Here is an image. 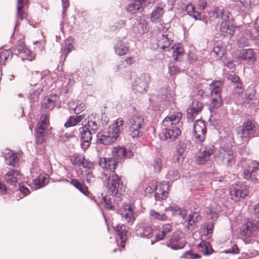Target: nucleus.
<instances>
[{"label":"nucleus","instance_id":"obj_33","mask_svg":"<svg viewBox=\"0 0 259 259\" xmlns=\"http://www.w3.org/2000/svg\"><path fill=\"white\" fill-rule=\"evenodd\" d=\"M251 8V0H239L235 5L237 11L245 13L249 12Z\"/></svg>","mask_w":259,"mask_h":259},{"label":"nucleus","instance_id":"obj_40","mask_svg":"<svg viewBox=\"0 0 259 259\" xmlns=\"http://www.w3.org/2000/svg\"><path fill=\"white\" fill-rule=\"evenodd\" d=\"M228 78L233 83V88L235 89V92L237 94H240L243 92L241 84L239 82V77L238 76L232 73L229 75Z\"/></svg>","mask_w":259,"mask_h":259},{"label":"nucleus","instance_id":"obj_11","mask_svg":"<svg viewBox=\"0 0 259 259\" xmlns=\"http://www.w3.org/2000/svg\"><path fill=\"white\" fill-rule=\"evenodd\" d=\"M14 53L16 55H20L22 60H28L32 61L34 59V56L31 51L26 47L23 39H20L15 46Z\"/></svg>","mask_w":259,"mask_h":259},{"label":"nucleus","instance_id":"obj_53","mask_svg":"<svg viewBox=\"0 0 259 259\" xmlns=\"http://www.w3.org/2000/svg\"><path fill=\"white\" fill-rule=\"evenodd\" d=\"M84 156L80 154H74L71 158V163L73 165H77L81 166L82 164V162L83 160Z\"/></svg>","mask_w":259,"mask_h":259},{"label":"nucleus","instance_id":"obj_7","mask_svg":"<svg viewBox=\"0 0 259 259\" xmlns=\"http://www.w3.org/2000/svg\"><path fill=\"white\" fill-rule=\"evenodd\" d=\"M256 128L254 124L250 120L244 122L239 127L238 134L240 135L243 143H247L249 138L254 137Z\"/></svg>","mask_w":259,"mask_h":259},{"label":"nucleus","instance_id":"obj_12","mask_svg":"<svg viewBox=\"0 0 259 259\" xmlns=\"http://www.w3.org/2000/svg\"><path fill=\"white\" fill-rule=\"evenodd\" d=\"M194 132L195 142L197 143L203 142L205 138L206 128L204 122L201 120L197 119L193 125Z\"/></svg>","mask_w":259,"mask_h":259},{"label":"nucleus","instance_id":"obj_54","mask_svg":"<svg viewBox=\"0 0 259 259\" xmlns=\"http://www.w3.org/2000/svg\"><path fill=\"white\" fill-rule=\"evenodd\" d=\"M72 42L73 40L72 39H67L65 40V47L63 52V53L65 54V56L73 50V45Z\"/></svg>","mask_w":259,"mask_h":259},{"label":"nucleus","instance_id":"obj_30","mask_svg":"<svg viewBox=\"0 0 259 259\" xmlns=\"http://www.w3.org/2000/svg\"><path fill=\"white\" fill-rule=\"evenodd\" d=\"M58 99L59 97L56 94H51L44 98L42 106L43 108L51 110L56 105Z\"/></svg>","mask_w":259,"mask_h":259},{"label":"nucleus","instance_id":"obj_22","mask_svg":"<svg viewBox=\"0 0 259 259\" xmlns=\"http://www.w3.org/2000/svg\"><path fill=\"white\" fill-rule=\"evenodd\" d=\"M240 60L245 61L249 64H252L256 61V56L252 49H244L240 50L238 54Z\"/></svg>","mask_w":259,"mask_h":259},{"label":"nucleus","instance_id":"obj_19","mask_svg":"<svg viewBox=\"0 0 259 259\" xmlns=\"http://www.w3.org/2000/svg\"><path fill=\"white\" fill-rule=\"evenodd\" d=\"M222 144L224 145V147H226L227 149H229L231 148L234 143L233 134L229 127H225L223 133L221 136Z\"/></svg>","mask_w":259,"mask_h":259},{"label":"nucleus","instance_id":"obj_27","mask_svg":"<svg viewBox=\"0 0 259 259\" xmlns=\"http://www.w3.org/2000/svg\"><path fill=\"white\" fill-rule=\"evenodd\" d=\"M210 16L215 19H221L223 20H227L230 17L228 12L225 11L222 6H216L210 13Z\"/></svg>","mask_w":259,"mask_h":259},{"label":"nucleus","instance_id":"obj_58","mask_svg":"<svg viewBox=\"0 0 259 259\" xmlns=\"http://www.w3.org/2000/svg\"><path fill=\"white\" fill-rule=\"evenodd\" d=\"M224 52L223 48L219 44L214 46L213 52L218 57L221 58L224 55Z\"/></svg>","mask_w":259,"mask_h":259},{"label":"nucleus","instance_id":"obj_47","mask_svg":"<svg viewBox=\"0 0 259 259\" xmlns=\"http://www.w3.org/2000/svg\"><path fill=\"white\" fill-rule=\"evenodd\" d=\"M198 249L202 252L204 255H209L213 252L211 244H199Z\"/></svg>","mask_w":259,"mask_h":259},{"label":"nucleus","instance_id":"obj_37","mask_svg":"<svg viewBox=\"0 0 259 259\" xmlns=\"http://www.w3.org/2000/svg\"><path fill=\"white\" fill-rule=\"evenodd\" d=\"M146 0H133L126 7V10L132 13L135 14L140 10Z\"/></svg>","mask_w":259,"mask_h":259},{"label":"nucleus","instance_id":"obj_61","mask_svg":"<svg viewBox=\"0 0 259 259\" xmlns=\"http://www.w3.org/2000/svg\"><path fill=\"white\" fill-rule=\"evenodd\" d=\"M84 179L90 185H93L95 182V177L90 172H86L85 177L84 178Z\"/></svg>","mask_w":259,"mask_h":259},{"label":"nucleus","instance_id":"obj_28","mask_svg":"<svg viewBox=\"0 0 259 259\" xmlns=\"http://www.w3.org/2000/svg\"><path fill=\"white\" fill-rule=\"evenodd\" d=\"M113 155L120 158L131 157L133 155V152L129 149H126L123 147H116L112 150Z\"/></svg>","mask_w":259,"mask_h":259},{"label":"nucleus","instance_id":"obj_59","mask_svg":"<svg viewBox=\"0 0 259 259\" xmlns=\"http://www.w3.org/2000/svg\"><path fill=\"white\" fill-rule=\"evenodd\" d=\"M85 105L84 103L76 104L75 107H71L76 114H79L85 109Z\"/></svg>","mask_w":259,"mask_h":259},{"label":"nucleus","instance_id":"obj_32","mask_svg":"<svg viewBox=\"0 0 259 259\" xmlns=\"http://www.w3.org/2000/svg\"><path fill=\"white\" fill-rule=\"evenodd\" d=\"M157 47L163 50L168 48L172 41L170 38H168L167 35H164L161 32H159L157 37Z\"/></svg>","mask_w":259,"mask_h":259},{"label":"nucleus","instance_id":"obj_8","mask_svg":"<svg viewBox=\"0 0 259 259\" xmlns=\"http://www.w3.org/2000/svg\"><path fill=\"white\" fill-rule=\"evenodd\" d=\"M258 229L259 221L258 220H254L243 224L240 228V236L242 237H244L242 238L243 241L247 243L245 239L253 235Z\"/></svg>","mask_w":259,"mask_h":259},{"label":"nucleus","instance_id":"obj_50","mask_svg":"<svg viewBox=\"0 0 259 259\" xmlns=\"http://www.w3.org/2000/svg\"><path fill=\"white\" fill-rule=\"evenodd\" d=\"M201 219V217L198 212H193L189 215L188 224L189 226H193L195 222L199 221Z\"/></svg>","mask_w":259,"mask_h":259},{"label":"nucleus","instance_id":"obj_20","mask_svg":"<svg viewBox=\"0 0 259 259\" xmlns=\"http://www.w3.org/2000/svg\"><path fill=\"white\" fill-rule=\"evenodd\" d=\"M235 27L230 21V17L227 20H223L220 27V33L226 37L231 36L234 33Z\"/></svg>","mask_w":259,"mask_h":259},{"label":"nucleus","instance_id":"obj_34","mask_svg":"<svg viewBox=\"0 0 259 259\" xmlns=\"http://www.w3.org/2000/svg\"><path fill=\"white\" fill-rule=\"evenodd\" d=\"M87 125L91 130L96 132L99 126V116L95 113L90 114L86 119Z\"/></svg>","mask_w":259,"mask_h":259},{"label":"nucleus","instance_id":"obj_2","mask_svg":"<svg viewBox=\"0 0 259 259\" xmlns=\"http://www.w3.org/2000/svg\"><path fill=\"white\" fill-rule=\"evenodd\" d=\"M123 120L121 118L115 120L106 131L97 134V141L104 145H110L114 143L123 130Z\"/></svg>","mask_w":259,"mask_h":259},{"label":"nucleus","instance_id":"obj_5","mask_svg":"<svg viewBox=\"0 0 259 259\" xmlns=\"http://www.w3.org/2000/svg\"><path fill=\"white\" fill-rule=\"evenodd\" d=\"M150 76L148 73H143L137 76L132 83V90L136 94H144L147 91Z\"/></svg>","mask_w":259,"mask_h":259},{"label":"nucleus","instance_id":"obj_57","mask_svg":"<svg viewBox=\"0 0 259 259\" xmlns=\"http://www.w3.org/2000/svg\"><path fill=\"white\" fill-rule=\"evenodd\" d=\"M183 256L187 259H197L200 257V255L199 254L192 251H188L186 252Z\"/></svg>","mask_w":259,"mask_h":259},{"label":"nucleus","instance_id":"obj_1","mask_svg":"<svg viewBox=\"0 0 259 259\" xmlns=\"http://www.w3.org/2000/svg\"><path fill=\"white\" fill-rule=\"evenodd\" d=\"M118 163L115 158L103 157L99 161V165L103 169L102 179L104 186L107 188L109 194L119 201L125 191V186L114 171Z\"/></svg>","mask_w":259,"mask_h":259},{"label":"nucleus","instance_id":"obj_4","mask_svg":"<svg viewBox=\"0 0 259 259\" xmlns=\"http://www.w3.org/2000/svg\"><path fill=\"white\" fill-rule=\"evenodd\" d=\"M144 118L140 115H133L128 121L130 135L133 139L137 138L142 135L140 131L144 126Z\"/></svg>","mask_w":259,"mask_h":259},{"label":"nucleus","instance_id":"obj_45","mask_svg":"<svg viewBox=\"0 0 259 259\" xmlns=\"http://www.w3.org/2000/svg\"><path fill=\"white\" fill-rule=\"evenodd\" d=\"M70 184L77 189L80 192L84 195L88 196L89 192L87 186L84 184L80 183L77 179H72L70 181Z\"/></svg>","mask_w":259,"mask_h":259},{"label":"nucleus","instance_id":"obj_26","mask_svg":"<svg viewBox=\"0 0 259 259\" xmlns=\"http://www.w3.org/2000/svg\"><path fill=\"white\" fill-rule=\"evenodd\" d=\"M213 229V224L212 222L206 223L203 228V234L201 236L200 243H209L211 241Z\"/></svg>","mask_w":259,"mask_h":259},{"label":"nucleus","instance_id":"obj_3","mask_svg":"<svg viewBox=\"0 0 259 259\" xmlns=\"http://www.w3.org/2000/svg\"><path fill=\"white\" fill-rule=\"evenodd\" d=\"M223 84V82L222 80H214L209 85L211 101L209 109L210 112L213 111L222 105L221 94Z\"/></svg>","mask_w":259,"mask_h":259},{"label":"nucleus","instance_id":"obj_55","mask_svg":"<svg viewBox=\"0 0 259 259\" xmlns=\"http://www.w3.org/2000/svg\"><path fill=\"white\" fill-rule=\"evenodd\" d=\"M161 93L162 94V100L167 102H170L172 101V99L171 95L166 89H162Z\"/></svg>","mask_w":259,"mask_h":259},{"label":"nucleus","instance_id":"obj_52","mask_svg":"<svg viewBox=\"0 0 259 259\" xmlns=\"http://www.w3.org/2000/svg\"><path fill=\"white\" fill-rule=\"evenodd\" d=\"M46 181V178L42 175H39L37 178L33 181V184L37 188L43 187Z\"/></svg>","mask_w":259,"mask_h":259},{"label":"nucleus","instance_id":"obj_60","mask_svg":"<svg viewBox=\"0 0 259 259\" xmlns=\"http://www.w3.org/2000/svg\"><path fill=\"white\" fill-rule=\"evenodd\" d=\"M183 237V233L177 231L172 234V236L171 238V242L170 243H175L181 240V239Z\"/></svg>","mask_w":259,"mask_h":259},{"label":"nucleus","instance_id":"obj_44","mask_svg":"<svg viewBox=\"0 0 259 259\" xmlns=\"http://www.w3.org/2000/svg\"><path fill=\"white\" fill-rule=\"evenodd\" d=\"M34 77L40 78L41 83H44V85L46 87H49L50 85L49 84L51 83V77L48 71H45L43 73L37 72L34 75Z\"/></svg>","mask_w":259,"mask_h":259},{"label":"nucleus","instance_id":"obj_64","mask_svg":"<svg viewBox=\"0 0 259 259\" xmlns=\"http://www.w3.org/2000/svg\"><path fill=\"white\" fill-rule=\"evenodd\" d=\"M171 49L173 50L172 52V57L175 58V59H177V57L181 55L183 53V51L182 49L180 48L176 47L174 48L172 47L171 48Z\"/></svg>","mask_w":259,"mask_h":259},{"label":"nucleus","instance_id":"obj_25","mask_svg":"<svg viewBox=\"0 0 259 259\" xmlns=\"http://www.w3.org/2000/svg\"><path fill=\"white\" fill-rule=\"evenodd\" d=\"M182 114L180 112L170 114L166 117L162 121V125L164 127H171L172 125L179 124L182 119Z\"/></svg>","mask_w":259,"mask_h":259},{"label":"nucleus","instance_id":"obj_18","mask_svg":"<svg viewBox=\"0 0 259 259\" xmlns=\"http://www.w3.org/2000/svg\"><path fill=\"white\" fill-rule=\"evenodd\" d=\"M80 138L82 140L81 144V147L83 149H87L90 145L92 139V133L89 128L85 125L80 127L79 130Z\"/></svg>","mask_w":259,"mask_h":259},{"label":"nucleus","instance_id":"obj_49","mask_svg":"<svg viewBox=\"0 0 259 259\" xmlns=\"http://www.w3.org/2000/svg\"><path fill=\"white\" fill-rule=\"evenodd\" d=\"M163 162L162 159L160 157H156L153 160V166L154 168V170L156 173H159L163 167Z\"/></svg>","mask_w":259,"mask_h":259},{"label":"nucleus","instance_id":"obj_24","mask_svg":"<svg viewBox=\"0 0 259 259\" xmlns=\"http://www.w3.org/2000/svg\"><path fill=\"white\" fill-rule=\"evenodd\" d=\"M172 228V226L169 223L162 225L161 228L155 233V240L152 241V243L161 241L167 237L168 234L171 231Z\"/></svg>","mask_w":259,"mask_h":259},{"label":"nucleus","instance_id":"obj_62","mask_svg":"<svg viewBox=\"0 0 259 259\" xmlns=\"http://www.w3.org/2000/svg\"><path fill=\"white\" fill-rule=\"evenodd\" d=\"M82 164H81V166H83L84 168H87L88 169L94 168V163L88 159H85L84 157L83 160H82Z\"/></svg>","mask_w":259,"mask_h":259},{"label":"nucleus","instance_id":"obj_63","mask_svg":"<svg viewBox=\"0 0 259 259\" xmlns=\"http://www.w3.org/2000/svg\"><path fill=\"white\" fill-rule=\"evenodd\" d=\"M105 206L108 209H112L113 206L112 205L111 198L109 196H106L103 198Z\"/></svg>","mask_w":259,"mask_h":259},{"label":"nucleus","instance_id":"obj_43","mask_svg":"<svg viewBox=\"0 0 259 259\" xmlns=\"http://www.w3.org/2000/svg\"><path fill=\"white\" fill-rule=\"evenodd\" d=\"M163 9L161 7H157L151 14V21L152 23H158L160 22L161 18L163 14Z\"/></svg>","mask_w":259,"mask_h":259},{"label":"nucleus","instance_id":"obj_36","mask_svg":"<svg viewBox=\"0 0 259 259\" xmlns=\"http://www.w3.org/2000/svg\"><path fill=\"white\" fill-rule=\"evenodd\" d=\"M221 156L222 157L224 163L231 166L235 163V156L232 150H226L221 152Z\"/></svg>","mask_w":259,"mask_h":259},{"label":"nucleus","instance_id":"obj_51","mask_svg":"<svg viewBox=\"0 0 259 259\" xmlns=\"http://www.w3.org/2000/svg\"><path fill=\"white\" fill-rule=\"evenodd\" d=\"M180 175L177 170L175 169H170L166 175V179L173 182L179 179Z\"/></svg>","mask_w":259,"mask_h":259},{"label":"nucleus","instance_id":"obj_21","mask_svg":"<svg viewBox=\"0 0 259 259\" xmlns=\"http://www.w3.org/2000/svg\"><path fill=\"white\" fill-rule=\"evenodd\" d=\"M202 108V104L199 101H193L191 106L187 109V118L188 121L192 122L195 118L194 115H197Z\"/></svg>","mask_w":259,"mask_h":259},{"label":"nucleus","instance_id":"obj_48","mask_svg":"<svg viewBox=\"0 0 259 259\" xmlns=\"http://www.w3.org/2000/svg\"><path fill=\"white\" fill-rule=\"evenodd\" d=\"M185 151V146L184 144L178 145L177 149V153L175 155L176 160L178 163L182 162L184 159V153Z\"/></svg>","mask_w":259,"mask_h":259},{"label":"nucleus","instance_id":"obj_13","mask_svg":"<svg viewBox=\"0 0 259 259\" xmlns=\"http://www.w3.org/2000/svg\"><path fill=\"white\" fill-rule=\"evenodd\" d=\"M242 176L248 181L254 182L259 181V162L255 161L251 162L249 169L244 170Z\"/></svg>","mask_w":259,"mask_h":259},{"label":"nucleus","instance_id":"obj_6","mask_svg":"<svg viewBox=\"0 0 259 259\" xmlns=\"http://www.w3.org/2000/svg\"><path fill=\"white\" fill-rule=\"evenodd\" d=\"M156 182H153L152 188L149 186L146 188L145 191L148 193H151L154 190L155 197L156 200H163L167 197L168 194V190L169 188V186L167 182L163 181L159 184H155Z\"/></svg>","mask_w":259,"mask_h":259},{"label":"nucleus","instance_id":"obj_10","mask_svg":"<svg viewBox=\"0 0 259 259\" xmlns=\"http://www.w3.org/2000/svg\"><path fill=\"white\" fill-rule=\"evenodd\" d=\"M248 188L240 184L232 185L230 188L231 199L234 201H239L248 196Z\"/></svg>","mask_w":259,"mask_h":259},{"label":"nucleus","instance_id":"obj_41","mask_svg":"<svg viewBox=\"0 0 259 259\" xmlns=\"http://www.w3.org/2000/svg\"><path fill=\"white\" fill-rule=\"evenodd\" d=\"M28 3V0H18L17 6V18L22 20L26 16V13L22 10L25 6Z\"/></svg>","mask_w":259,"mask_h":259},{"label":"nucleus","instance_id":"obj_29","mask_svg":"<svg viewBox=\"0 0 259 259\" xmlns=\"http://www.w3.org/2000/svg\"><path fill=\"white\" fill-rule=\"evenodd\" d=\"M153 229L150 226H144L139 224L136 226V234L142 238H150L152 234Z\"/></svg>","mask_w":259,"mask_h":259},{"label":"nucleus","instance_id":"obj_9","mask_svg":"<svg viewBox=\"0 0 259 259\" xmlns=\"http://www.w3.org/2000/svg\"><path fill=\"white\" fill-rule=\"evenodd\" d=\"M49 126V118L47 115L43 114L40 117V121L37 125L35 134V142L37 144H41L47 134Z\"/></svg>","mask_w":259,"mask_h":259},{"label":"nucleus","instance_id":"obj_39","mask_svg":"<svg viewBox=\"0 0 259 259\" xmlns=\"http://www.w3.org/2000/svg\"><path fill=\"white\" fill-rule=\"evenodd\" d=\"M5 161L8 165L15 166L18 161V158L16 154L14 153L10 150H8L5 153Z\"/></svg>","mask_w":259,"mask_h":259},{"label":"nucleus","instance_id":"obj_31","mask_svg":"<svg viewBox=\"0 0 259 259\" xmlns=\"http://www.w3.org/2000/svg\"><path fill=\"white\" fill-rule=\"evenodd\" d=\"M114 229L117 233L118 236L121 240L120 243H125L130 236L129 232L126 230V226L118 224L114 227Z\"/></svg>","mask_w":259,"mask_h":259},{"label":"nucleus","instance_id":"obj_17","mask_svg":"<svg viewBox=\"0 0 259 259\" xmlns=\"http://www.w3.org/2000/svg\"><path fill=\"white\" fill-rule=\"evenodd\" d=\"M22 176L20 171L9 168L5 175L4 180L7 184L16 186Z\"/></svg>","mask_w":259,"mask_h":259},{"label":"nucleus","instance_id":"obj_16","mask_svg":"<svg viewBox=\"0 0 259 259\" xmlns=\"http://www.w3.org/2000/svg\"><path fill=\"white\" fill-rule=\"evenodd\" d=\"M214 152V147L212 144L205 146L204 150L197 155L196 160L198 164H205L210 160V157Z\"/></svg>","mask_w":259,"mask_h":259},{"label":"nucleus","instance_id":"obj_23","mask_svg":"<svg viewBox=\"0 0 259 259\" xmlns=\"http://www.w3.org/2000/svg\"><path fill=\"white\" fill-rule=\"evenodd\" d=\"M164 127L162 134L164 139L169 141H175L181 134L180 130L177 127Z\"/></svg>","mask_w":259,"mask_h":259},{"label":"nucleus","instance_id":"obj_15","mask_svg":"<svg viewBox=\"0 0 259 259\" xmlns=\"http://www.w3.org/2000/svg\"><path fill=\"white\" fill-rule=\"evenodd\" d=\"M134 205L131 203L124 204L121 209L120 214L122 218L125 220L127 224H133L135 220L134 215Z\"/></svg>","mask_w":259,"mask_h":259},{"label":"nucleus","instance_id":"obj_42","mask_svg":"<svg viewBox=\"0 0 259 259\" xmlns=\"http://www.w3.org/2000/svg\"><path fill=\"white\" fill-rule=\"evenodd\" d=\"M84 117L85 115L84 114L80 115L78 116H71L65 123L64 126L66 128H68L75 126L78 123L80 122Z\"/></svg>","mask_w":259,"mask_h":259},{"label":"nucleus","instance_id":"obj_14","mask_svg":"<svg viewBox=\"0 0 259 259\" xmlns=\"http://www.w3.org/2000/svg\"><path fill=\"white\" fill-rule=\"evenodd\" d=\"M133 21L132 29L135 33L143 35L148 31L147 22L145 16L138 17Z\"/></svg>","mask_w":259,"mask_h":259},{"label":"nucleus","instance_id":"obj_56","mask_svg":"<svg viewBox=\"0 0 259 259\" xmlns=\"http://www.w3.org/2000/svg\"><path fill=\"white\" fill-rule=\"evenodd\" d=\"M207 218L208 220H211L212 221L216 220L218 217L217 212L212 209L209 208L206 210Z\"/></svg>","mask_w":259,"mask_h":259},{"label":"nucleus","instance_id":"obj_38","mask_svg":"<svg viewBox=\"0 0 259 259\" xmlns=\"http://www.w3.org/2000/svg\"><path fill=\"white\" fill-rule=\"evenodd\" d=\"M114 50L117 55L123 56L127 54L129 48L122 40L118 39L114 46Z\"/></svg>","mask_w":259,"mask_h":259},{"label":"nucleus","instance_id":"obj_35","mask_svg":"<svg viewBox=\"0 0 259 259\" xmlns=\"http://www.w3.org/2000/svg\"><path fill=\"white\" fill-rule=\"evenodd\" d=\"M164 211L166 212L170 211L173 216L178 217L183 219H185L187 215V211L184 209H182L178 206H172L165 207Z\"/></svg>","mask_w":259,"mask_h":259},{"label":"nucleus","instance_id":"obj_46","mask_svg":"<svg viewBox=\"0 0 259 259\" xmlns=\"http://www.w3.org/2000/svg\"><path fill=\"white\" fill-rule=\"evenodd\" d=\"M149 217L151 220H156L159 221H164L167 219V217L165 213H161L154 209L150 210Z\"/></svg>","mask_w":259,"mask_h":259}]
</instances>
